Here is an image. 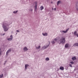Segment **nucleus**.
Listing matches in <instances>:
<instances>
[{
  "mask_svg": "<svg viewBox=\"0 0 78 78\" xmlns=\"http://www.w3.org/2000/svg\"><path fill=\"white\" fill-rule=\"evenodd\" d=\"M9 23L7 22H5L2 25V28L4 31L6 32L9 30Z\"/></svg>",
  "mask_w": 78,
  "mask_h": 78,
  "instance_id": "f257e3e1",
  "label": "nucleus"
},
{
  "mask_svg": "<svg viewBox=\"0 0 78 78\" xmlns=\"http://www.w3.org/2000/svg\"><path fill=\"white\" fill-rule=\"evenodd\" d=\"M58 42L59 44H64L66 42V38L64 36L62 37L60 40L58 41Z\"/></svg>",
  "mask_w": 78,
  "mask_h": 78,
  "instance_id": "f03ea898",
  "label": "nucleus"
},
{
  "mask_svg": "<svg viewBox=\"0 0 78 78\" xmlns=\"http://www.w3.org/2000/svg\"><path fill=\"white\" fill-rule=\"evenodd\" d=\"M50 42L49 41L48 42V44H47L46 45H44L42 46V50H45V49H46V48H47L50 45Z\"/></svg>",
  "mask_w": 78,
  "mask_h": 78,
  "instance_id": "7ed1b4c3",
  "label": "nucleus"
},
{
  "mask_svg": "<svg viewBox=\"0 0 78 78\" xmlns=\"http://www.w3.org/2000/svg\"><path fill=\"white\" fill-rule=\"evenodd\" d=\"M12 39H13V36H12V35H10V38L7 39V40L9 41H11L12 40Z\"/></svg>",
  "mask_w": 78,
  "mask_h": 78,
  "instance_id": "20e7f679",
  "label": "nucleus"
},
{
  "mask_svg": "<svg viewBox=\"0 0 78 78\" xmlns=\"http://www.w3.org/2000/svg\"><path fill=\"white\" fill-rule=\"evenodd\" d=\"M70 63L71 64H69V66L70 67H72V65L73 64H75V62L73 61L70 62Z\"/></svg>",
  "mask_w": 78,
  "mask_h": 78,
  "instance_id": "39448f33",
  "label": "nucleus"
},
{
  "mask_svg": "<svg viewBox=\"0 0 78 78\" xmlns=\"http://www.w3.org/2000/svg\"><path fill=\"white\" fill-rule=\"evenodd\" d=\"M69 30V28L67 29L66 30H62V32L63 33H67V31Z\"/></svg>",
  "mask_w": 78,
  "mask_h": 78,
  "instance_id": "423d86ee",
  "label": "nucleus"
},
{
  "mask_svg": "<svg viewBox=\"0 0 78 78\" xmlns=\"http://www.w3.org/2000/svg\"><path fill=\"white\" fill-rule=\"evenodd\" d=\"M42 34L43 36H45L46 37L48 36V33H47L45 32L42 33Z\"/></svg>",
  "mask_w": 78,
  "mask_h": 78,
  "instance_id": "0eeeda50",
  "label": "nucleus"
},
{
  "mask_svg": "<svg viewBox=\"0 0 78 78\" xmlns=\"http://www.w3.org/2000/svg\"><path fill=\"white\" fill-rule=\"evenodd\" d=\"M29 65L28 64H26L25 66V70H27L28 67H29Z\"/></svg>",
  "mask_w": 78,
  "mask_h": 78,
  "instance_id": "6e6552de",
  "label": "nucleus"
},
{
  "mask_svg": "<svg viewBox=\"0 0 78 78\" xmlns=\"http://www.w3.org/2000/svg\"><path fill=\"white\" fill-rule=\"evenodd\" d=\"M74 34L75 36H76L77 37H78V34L77 33L76 31H75L74 32Z\"/></svg>",
  "mask_w": 78,
  "mask_h": 78,
  "instance_id": "1a4fd4ad",
  "label": "nucleus"
},
{
  "mask_svg": "<svg viewBox=\"0 0 78 78\" xmlns=\"http://www.w3.org/2000/svg\"><path fill=\"white\" fill-rule=\"evenodd\" d=\"M11 51V49H9V50L7 51L6 52V55H8V54H9V53H10Z\"/></svg>",
  "mask_w": 78,
  "mask_h": 78,
  "instance_id": "9d476101",
  "label": "nucleus"
},
{
  "mask_svg": "<svg viewBox=\"0 0 78 78\" xmlns=\"http://www.w3.org/2000/svg\"><path fill=\"white\" fill-rule=\"evenodd\" d=\"M23 50L24 51H27L28 50V48L26 47H25L23 48Z\"/></svg>",
  "mask_w": 78,
  "mask_h": 78,
  "instance_id": "9b49d317",
  "label": "nucleus"
},
{
  "mask_svg": "<svg viewBox=\"0 0 78 78\" xmlns=\"http://www.w3.org/2000/svg\"><path fill=\"white\" fill-rule=\"evenodd\" d=\"M35 9L36 10L37 9V2H35Z\"/></svg>",
  "mask_w": 78,
  "mask_h": 78,
  "instance_id": "f8f14e48",
  "label": "nucleus"
},
{
  "mask_svg": "<svg viewBox=\"0 0 78 78\" xmlns=\"http://www.w3.org/2000/svg\"><path fill=\"white\" fill-rule=\"evenodd\" d=\"M69 47V44H66L65 45L66 48H68Z\"/></svg>",
  "mask_w": 78,
  "mask_h": 78,
  "instance_id": "ddd939ff",
  "label": "nucleus"
},
{
  "mask_svg": "<svg viewBox=\"0 0 78 78\" xmlns=\"http://www.w3.org/2000/svg\"><path fill=\"white\" fill-rule=\"evenodd\" d=\"M61 3V1H58L57 2V5H59V4H60V3Z\"/></svg>",
  "mask_w": 78,
  "mask_h": 78,
  "instance_id": "4468645a",
  "label": "nucleus"
},
{
  "mask_svg": "<svg viewBox=\"0 0 78 78\" xmlns=\"http://www.w3.org/2000/svg\"><path fill=\"white\" fill-rule=\"evenodd\" d=\"M60 70H64V67H63L62 66H61L60 67Z\"/></svg>",
  "mask_w": 78,
  "mask_h": 78,
  "instance_id": "2eb2a0df",
  "label": "nucleus"
},
{
  "mask_svg": "<svg viewBox=\"0 0 78 78\" xmlns=\"http://www.w3.org/2000/svg\"><path fill=\"white\" fill-rule=\"evenodd\" d=\"M52 11H56V8H52Z\"/></svg>",
  "mask_w": 78,
  "mask_h": 78,
  "instance_id": "dca6fc26",
  "label": "nucleus"
},
{
  "mask_svg": "<svg viewBox=\"0 0 78 78\" xmlns=\"http://www.w3.org/2000/svg\"><path fill=\"white\" fill-rule=\"evenodd\" d=\"M44 9V7L43 6H41V7H40V10H41V11H42L43 9Z\"/></svg>",
  "mask_w": 78,
  "mask_h": 78,
  "instance_id": "f3484780",
  "label": "nucleus"
},
{
  "mask_svg": "<svg viewBox=\"0 0 78 78\" xmlns=\"http://www.w3.org/2000/svg\"><path fill=\"white\" fill-rule=\"evenodd\" d=\"M45 60V61H49V60H50V59H49L48 57H47V58H46Z\"/></svg>",
  "mask_w": 78,
  "mask_h": 78,
  "instance_id": "a211bd4d",
  "label": "nucleus"
},
{
  "mask_svg": "<svg viewBox=\"0 0 78 78\" xmlns=\"http://www.w3.org/2000/svg\"><path fill=\"white\" fill-rule=\"evenodd\" d=\"M59 38V37H57L56 38H55L54 39V41H57V40H58V39Z\"/></svg>",
  "mask_w": 78,
  "mask_h": 78,
  "instance_id": "6ab92c4d",
  "label": "nucleus"
},
{
  "mask_svg": "<svg viewBox=\"0 0 78 78\" xmlns=\"http://www.w3.org/2000/svg\"><path fill=\"white\" fill-rule=\"evenodd\" d=\"M41 48V46H38L37 47H36V49H39V48Z\"/></svg>",
  "mask_w": 78,
  "mask_h": 78,
  "instance_id": "aec40b11",
  "label": "nucleus"
},
{
  "mask_svg": "<svg viewBox=\"0 0 78 78\" xmlns=\"http://www.w3.org/2000/svg\"><path fill=\"white\" fill-rule=\"evenodd\" d=\"M76 8L77 10L78 11V4L76 5Z\"/></svg>",
  "mask_w": 78,
  "mask_h": 78,
  "instance_id": "412c9836",
  "label": "nucleus"
},
{
  "mask_svg": "<svg viewBox=\"0 0 78 78\" xmlns=\"http://www.w3.org/2000/svg\"><path fill=\"white\" fill-rule=\"evenodd\" d=\"M72 59L73 60V61H74V60H75V59H76V57H74L72 58Z\"/></svg>",
  "mask_w": 78,
  "mask_h": 78,
  "instance_id": "4be33fe9",
  "label": "nucleus"
},
{
  "mask_svg": "<svg viewBox=\"0 0 78 78\" xmlns=\"http://www.w3.org/2000/svg\"><path fill=\"white\" fill-rule=\"evenodd\" d=\"M78 43H75L73 45L74 46H78Z\"/></svg>",
  "mask_w": 78,
  "mask_h": 78,
  "instance_id": "5701e85b",
  "label": "nucleus"
},
{
  "mask_svg": "<svg viewBox=\"0 0 78 78\" xmlns=\"http://www.w3.org/2000/svg\"><path fill=\"white\" fill-rule=\"evenodd\" d=\"M17 12H18V11H15L13 12V13H14V14H16Z\"/></svg>",
  "mask_w": 78,
  "mask_h": 78,
  "instance_id": "b1692460",
  "label": "nucleus"
},
{
  "mask_svg": "<svg viewBox=\"0 0 78 78\" xmlns=\"http://www.w3.org/2000/svg\"><path fill=\"white\" fill-rule=\"evenodd\" d=\"M51 43L52 44H54L55 43V41H51Z\"/></svg>",
  "mask_w": 78,
  "mask_h": 78,
  "instance_id": "393cba45",
  "label": "nucleus"
},
{
  "mask_svg": "<svg viewBox=\"0 0 78 78\" xmlns=\"http://www.w3.org/2000/svg\"><path fill=\"white\" fill-rule=\"evenodd\" d=\"M3 75L2 74L0 75V78H2L3 77Z\"/></svg>",
  "mask_w": 78,
  "mask_h": 78,
  "instance_id": "a878e982",
  "label": "nucleus"
},
{
  "mask_svg": "<svg viewBox=\"0 0 78 78\" xmlns=\"http://www.w3.org/2000/svg\"><path fill=\"white\" fill-rule=\"evenodd\" d=\"M1 53H2V50L1 49H0V55H1Z\"/></svg>",
  "mask_w": 78,
  "mask_h": 78,
  "instance_id": "bb28decb",
  "label": "nucleus"
},
{
  "mask_svg": "<svg viewBox=\"0 0 78 78\" xmlns=\"http://www.w3.org/2000/svg\"><path fill=\"white\" fill-rule=\"evenodd\" d=\"M5 33H4L2 35V36H5Z\"/></svg>",
  "mask_w": 78,
  "mask_h": 78,
  "instance_id": "cd10ccee",
  "label": "nucleus"
},
{
  "mask_svg": "<svg viewBox=\"0 0 78 78\" xmlns=\"http://www.w3.org/2000/svg\"><path fill=\"white\" fill-rule=\"evenodd\" d=\"M20 31L19 30H16V32H18V33H19Z\"/></svg>",
  "mask_w": 78,
  "mask_h": 78,
  "instance_id": "c85d7f7f",
  "label": "nucleus"
},
{
  "mask_svg": "<svg viewBox=\"0 0 78 78\" xmlns=\"http://www.w3.org/2000/svg\"><path fill=\"white\" fill-rule=\"evenodd\" d=\"M30 11H33V10L32 9H30Z\"/></svg>",
  "mask_w": 78,
  "mask_h": 78,
  "instance_id": "c756f323",
  "label": "nucleus"
},
{
  "mask_svg": "<svg viewBox=\"0 0 78 78\" xmlns=\"http://www.w3.org/2000/svg\"><path fill=\"white\" fill-rule=\"evenodd\" d=\"M59 70V69L57 68V71H58Z\"/></svg>",
  "mask_w": 78,
  "mask_h": 78,
  "instance_id": "7c9ffc66",
  "label": "nucleus"
},
{
  "mask_svg": "<svg viewBox=\"0 0 78 78\" xmlns=\"http://www.w3.org/2000/svg\"><path fill=\"white\" fill-rule=\"evenodd\" d=\"M17 33L16 34H17Z\"/></svg>",
  "mask_w": 78,
  "mask_h": 78,
  "instance_id": "2f4dec72",
  "label": "nucleus"
}]
</instances>
